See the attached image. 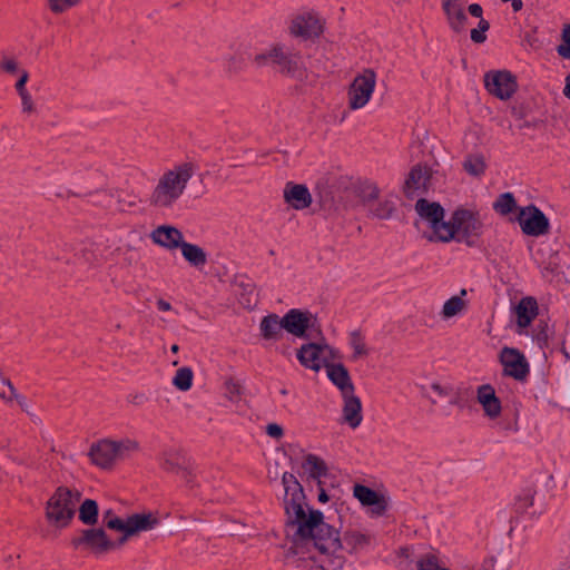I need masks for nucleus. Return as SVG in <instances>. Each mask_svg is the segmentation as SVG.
<instances>
[{"mask_svg": "<svg viewBox=\"0 0 570 570\" xmlns=\"http://www.w3.org/2000/svg\"><path fill=\"white\" fill-rule=\"evenodd\" d=\"M348 346L352 351L351 360L360 361L370 355L365 335L361 331H353L348 334Z\"/></svg>", "mask_w": 570, "mask_h": 570, "instance_id": "30", "label": "nucleus"}, {"mask_svg": "<svg viewBox=\"0 0 570 570\" xmlns=\"http://www.w3.org/2000/svg\"><path fill=\"white\" fill-rule=\"evenodd\" d=\"M283 317L275 313L264 316L259 322L261 336L268 342H277L283 336Z\"/></svg>", "mask_w": 570, "mask_h": 570, "instance_id": "26", "label": "nucleus"}, {"mask_svg": "<svg viewBox=\"0 0 570 570\" xmlns=\"http://www.w3.org/2000/svg\"><path fill=\"white\" fill-rule=\"evenodd\" d=\"M475 400L488 420L497 421L501 417L503 412L502 402L491 384L479 385L475 391Z\"/></svg>", "mask_w": 570, "mask_h": 570, "instance_id": "18", "label": "nucleus"}, {"mask_svg": "<svg viewBox=\"0 0 570 570\" xmlns=\"http://www.w3.org/2000/svg\"><path fill=\"white\" fill-rule=\"evenodd\" d=\"M283 194L285 202L296 210L309 207L313 202L308 188L302 184L287 183Z\"/></svg>", "mask_w": 570, "mask_h": 570, "instance_id": "23", "label": "nucleus"}, {"mask_svg": "<svg viewBox=\"0 0 570 570\" xmlns=\"http://www.w3.org/2000/svg\"><path fill=\"white\" fill-rule=\"evenodd\" d=\"M511 430H512L513 432H517V431H518V426H517V424L511 425Z\"/></svg>", "mask_w": 570, "mask_h": 570, "instance_id": "54", "label": "nucleus"}, {"mask_svg": "<svg viewBox=\"0 0 570 570\" xmlns=\"http://www.w3.org/2000/svg\"><path fill=\"white\" fill-rule=\"evenodd\" d=\"M512 313L518 326V333L522 334L539 315V305L533 296H524L512 306Z\"/></svg>", "mask_w": 570, "mask_h": 570, "instance_id": "19", "label": "nucleus"}, {"mask_svg": "<svg viewBox=\"0 0 570 570\" xmlns=\"http://www.w3.org/2000/svg\"><path fill=\"white\" fill-rule=\"evenodd\" d=\"M195 174L191 163H178L165 169L153 187L148 203L157 209H169L184 195L187 185Z\"/></svg>", "mask_w": 570, "mask_h": 570, "instance_id": "2", "label": "nucleus"}, {"mask_svg": "<svg viewBox=\"0 0 570 570\" xmlns=\"http://www.w3.org/2000/svg\"><path fill=\"white\" fill-rule=\"evenodd\" d=\"M563 94L567 98L570 99V73L566 77V86L563 88Z\"/></svg>", "mask_w": 570, "mask_h": 570, "instance_id": "51", "label": "nucleus"}, {"mask_svg": "<svg viewBox=\"0 0 570 570\" xmlns=\"http://www.w3.org/2000/svg\"><path fill=\"white\" fill-rule=\"evenodd\" d=\"M296 357L303 367L320 372L331 362L340 360L341 354L326 343H306L296 351Z\"/></svg>", "mask_w": 570, "mask_h": 570, "instance_id": "9", "label": "nucleus"}, {"mask_svg": "<svg viewBox=\"0 0 570 570\" xmlns=\"http://www.w3.org/2000/svg\"><path fill=\"white\" fill-rule=\"evenodd\" d=\"M463 168L469 175L480 177L487 168L485 159L480 154L469 155L463 161Z\"/></svg>", "mask_w": 570, "mask_h": 570, "instance_id": "37", "label": "nucleus"}, {"mask_svg": "<svg viewBox=\"0 0 570 570\" xmlns=\"http://www.w3.org/2000/svg\"><path fill=\"white\" fill-rule=\"evenodd\" d=\"M79 504V520L86 525H95L98 521L99 513L97 502L91 499H86Z\"/></svg>", "mask_w": 570, "mask_h": 570, "instance_id": "34", "label": "nucleus"}, {"mask_svg": "<svg viewBox=\"0 0 570 570\" xmlns=\"http://www.w3.org/2000/svg\"><path fill=\"white\" fill-rule=\"evenodd\" d=\"M114 198V189H101L89 195V203L101 208H110Z\"/></svg>", "mask_w": 570, "mask_h": 570, "instance_id": "40", "label": "nucleus"}, {"mask_svg": "<svg viewBox=\"0 0 570 570\" xmlns=\"http://www.w3.org/2000/svg\"><path fill=\"white\" fill-rule=\"evenodd\" d=\"M376 88V73L372 69H364L356 75L347 88V106L351 110L364 108Z\"/></svg>", "mask_w": 570, "mask_h": 570, "instance_id": "11", "label": "nucleus"}, {"mask_svg": "<svg viewBox=\"0 0 570 570\" xmlns=\"http://www.w3.org/2000/svg\"><path fill=\"white\" fill-rule=\"evenodd\" d=\"M502 371L505 376L517 381H524L530 372L529 363L525 356L517 348L503 347L499 355Z\"/></svg>", "mask_w": 570, "mask_h": 570, "instance_id": "17", "label": "nucleus"}, {"mask_svg": "<svg viewBox=\"0 0 570 570\" xmlns=\"http://www.w3.org/2000/svg\"><path fill=\"white\" fill-rule=\"evenodd\" d=\"M468 10L472 17L480 18L478 28L471 30V39L476 43H482L485 41V32L489 30L490 24L482 18L483 10L480 4L472 3L469 6Z\"/></svg>", "mask_w": 570, "mask_h": 570, "instance_id": "32", "label": "nucleus"}, {"mask_svg": "<svg viewBox=\"0 0 570 570\" xmlns=\"http://www.w3.org/2000/svg\"><path fill=\"white\" fill-rule=\"evenodd\" d=\"M534 490L528 489L523 491L518 500H517V507L521 511H527L529 508L533 505L534 502Z\"/></svg>", "mask_w": 570, "mask_h": 570, "instance_id": "46", "label": "nucleus"}, {"mask_svg": "<svg viewBox=\"0 0 570 570\" xmlns=\"http://www.w3.org/2000/svg\"><path fill=\"white\" fill-rule=\"evenodd\" d=\"M517 222L524 235L540 237L550 230V222L542 210L534 205L521 207L517 215Z\"/></svg>", "mask_w": 570, "mask_h": 570, "instance_id": "14", "label": "nucleus"}, {"mask_svg": "<svg viewBox=\"0 0 570 570\" xmlns=\"http://www.w3.org/2000/svg\"><path fill=\"white\" fill-rule=\"evenodd\" d=\"M266 433L273 439H281L284 434V431L279 424L271 423L266 426Z\"/></svg>", "mask_w": 570, "mask_h": 570, "instance_id": "48", "label": "nucleus"}, {"mask_svg": "<svg viewBox=\"0 0 570 570\" xmlns=\"http://www.w3.org/2000/svg\"><path fill=\"white\" fill-rule=\"evenodd\" d=\"M184 259L194 268L202 271L208 262L207 253L200 246L184 242L179 248Z\"/></svg>", "mask_w": 570, "mask_h": 570, "instance_id": "28", "label": "nucleus"}, {"mask_svg": "<svg viewBox=\"0 0 570 570\" xmlns=\"http://www.w3.org/2000/svg\"><path fill=\"white\" fill-rule=\"evenodd\" d=\"M449 228L452 230V235L449 238L451 240H466L470 237L479 236L482 232V220L478 213L470 209L458 208L451 215L449 219Z\"/></svg>", "mask_w": 570, "mask_h": 570, "instance_id": "12", "label": "nucleus"}, {"mask_svg": "<svg viewBox=\"0 0 570 570\" xmlns=\"http://www.w3.org/2000/svg\"><path fill=\"white\" fill-rule=\"evenodd\" d=\"M282 482L287 527L294 541L311 543L316 550L312 561L317 564L308 570H340L346 553L355 554L372 546L374 535L362 529H347L342 541L338 530L325 522L324 514L306 503L303 488L292 473H284Z\"/></svg>", "mask_w": 570, "mask_h": 570, "instance_id": "1", "label": "nucleus"}, {"mask_svg": "<svg viewBox=\"0 0 570 570\" xmlns=\"http://www.w3.org/2000/svg\"><path fill=\"white\" fill-rule=\"evenodd\" d=\"M431 174L428 167L416 166L414 167L404 184V193L409 197L415 196L419 191H423L428 187Z\"/></svg>", "mask_w": 570, "mask_h": 570, "instance_id": "25", "label": "nucleus"}, {"mask_svg": "<svg viewBox=\"0 0 570 570\" xmlns=\"http://www.w3.org/2000/svg\"><path fill=\"white\" fill-rule=\"evenodd\" d=\"M282 317L284 331L296 338H307L316 323V317L307 309L292 308Z\"/></svg>", "mask_w": 570, "mask_h": 570, "instance_id": "16", "label": "nucleus"}, {"mask_svg": "<svg viewBox=\"0 0 570 570\" xmlns=\"http://www.w3.org/2000/svg\"><path fill=\"white\" fill-rule=\"evenodd\" d=\"M417 570H446L433 553H426L416 561Z\"/></svg>", "mask_w": 570, "mask_h": 570, "instance_id": "43", "label": "nucleus"}, {"mask_svg": "<svg viewBox=\"0 0 570 570\" xmlns=\"http://www.w3.org/2000/svg\"><path fill=\"white\" fill-rule=\"evenodd\" d=\"M253 61L259 68L273 66L279 73L299 81L307 78V69L302 56L289 51L283 43H273L255 55Z\"/></svg>", "mask_w": 570, "mask_h": 570, "instance_id": "3", "label": "nucleus"}, {"mask_svg": "<svg viewBox=\"0 0 570 570\" xmlns=\"http://www.w3.org/2000/svg\"><path fill=\"white\" fill-rule=\"evenodd\" d=\"M419 215L417 226L423 229L424 236L434 243H449L452 230L449 220H444V209L435 202L419 199L415 204Z\"/></svg>", "mask_w": 570, "mask_h": 570, "instance_id": "6", "label": "nucleus"}, {"mask_svg": "<svg viewBox=\"0 0 570 570\" xmlns=\"http://www.w3.org/2000/svg\"><path fill=\"white\" fill-rule=\"evenodd\" d=\"M317 500L321 503H326L328 501V495L323 488L320 489Z\"/></svg>", "mask_w": 570, "mask_h": 570, "instance_id": "50", "label": "nucleus"}, {"mask_svg": "<svg viewBox=\"0 0 570 570\" xmlns=\"http://www.w3.org/2000/svg\"><path fill=\"white\" fill-rule=\"evenodd\" d=\"M26 76L20 81H16L14 89L21 101V111L26 116H31L37 112V106L31 92L27 89Z\"/></svg>", "mask_w": 570, "mask_h": 570, "instance_id": "31", "label": "nucleus"}, {"mask_svg": "<svg viewBox=\"0 0 570 570\" xmlns=\"http://www.w3.org/2000/svg\"><path fill=\"white\" fill-rule=\"evenodd\" d=\"M151 242L167 250L180 248L184 240L183 233L175 226L160 225L150 233Z\"/></svg>", "mask_w": 570, "mask_h": 570, "instance_id": "20", "label": "nucleus"}, {"mask_svg": "<svg viewBox=\"0 0 570 570\" xmlns=\"http://www.w3.org/2000/svg\"><path fill=\"white\" fill-rule=\"evenodd\" d=\"M512 8L514 11L521 10L522 1L521 0H512Z\"/></svg>", "mask_w": 570, "mask_h": 570, "instance_id": "52", "label": "nucleus"}, {"mask_svg": "<svg viewBox=\"0 0 570 570\" xmlns=\"http://www.w3.org/2000/svg\"><path fill=\"white\" fill-rule=\"evenodd\" d=\"M80 501V491L59 487L47 501L45 509L47 522L58 530L69 527Z\"/></svg>", "mask_w": 570, "mask_h": 570, "instance_id": "4", "label": "nucleus"}, {"mask_svg": "<svg viewBox=\"0 0 570 570\" xmlns=\"http://www.w3.org/2000/svg\"><path fill=\"white\" fill-rule=\"evenodd\" d=\"M469 302L466 299V291L461 289L459 294L451 296L446 299L440 311V316L443 321H449L453 317L461 316L468 309Z\"/></svg>", "mask_w": 570, "mask_h": 570, "instance_id": "27", "label": "nucleus"}, {"mask_svg": "<svg viewBox=\"0 0 570 570\" xmlns=\"http://www.w3.org/2000/svg\"><path fill=\"white\" fill-rule=\"evenodd\" d=\"M353 495L371 518L383 517L389 510L390 498L382 491H375L363 484H355Z\"/></svg>", "mask_w": 570, "mask_h": 570, "instance_id": "13", "label": "nucleus"}, {"mask_svg": "<svg viewBox=\"0 0 570 570\" xmlns=\"http://www.w3.org/2000/svg\"><path fill=\"white\" fill-rule=\"evenodd\" d=\"M170 350H171L173 353H177L179 347H178L177 344H174Z\"/></svg>", "mask_w": 570, "mask_h": 570, "instance_id": "53", "label": "nucleus"}, {"mask_svg": "<svg viewBox=\"0 0 570 570\" xmlns=\"http://www.w3.org/2000/svg\"><path fill=\"white\" fill-rule=\"evenodd\" d=\"M102 522L107 529L117 531L120 535L130 539L141 532L154 530L158 527L160 520L155 512L132 513L121 518L109 509L104 511Z\"/></svg>", "mask_w": 570, "mask_h": 570, "instance_id": "7", "label": "nucleus"}, {"mask_svg": "<svg viewBox=\"0 0 570 570\" xmlns=\"http://www.w3.org/2000/svg\"><path fill=\"white\" fill-rule=\"evenodd\" d=\"M485 89L492 96L501 99H510L518 89L515 76L508 70H492L484 75Z\"/></svg>", "mask_w": 570, "mask_h": 570, "instance_id": "15", "label": "nucleus"}, {"mask_svg": "<svg viewBox=\"0 0 570 570\" xmlns=\"http://www.w3.org/2000/svg\"><path fill=\"white\" fill-rule=\"evenodd\" d=\"M342 417L341 423L346 424L352 430L357 429L363 422L362 402L355 393L342 396Z\"/></svg>", "mask_w": 570, "mask_h": 570, "instance_id": "21", "label": "nucleus"}, {"mask_svg": "<svg viewBox=\"0 0 570 570\" xmlns=\"http://www.w3.org/2000/svg\"><path fill=\"white\" fill-rule=\"evenodd\" d=\"M164 469L177 475L181 481L186 482V484H190L194 480L193 471L188 466H181L167 460L164 464Z\"/></svg>", "mask_w": 570, "mask_h": 570, "instance_id": "41", "label": "nucleus"}, {"mask_svg": "<svg viewBox=\"0 0 570 570\" xmlns=\"http://www.w3.org/2000/svg\"><path fill=\"white\" fill-rule=\"evenodd\" d=\"M3 385L6 389L0 391V397L8 403L17 402L20 406H23L26 399L17 392L11 382L9 380H3Z\"/></svg>", "mask_w": 570, "mask_h": 570, "instance_id": "42", "label": "nucleus"}, {"mask_svg": "<svg viewBox=\"0 0 570 570\" xmlns=\"http://www.w3.org/2000/svg\"><path fill=\"white\" fill-rule=\"evenodd\" d=\"M558 55L563 59H570V23L562 27L560 43L557 47Z\"/></svg>", "mask_w": 570, "mask_h": 570, "instance_id": "44", "label": "nucleus"}, {"mask_svg": "<svg viewBox=\"0 0 570 570\" xmlns=\"http://www.w3.org/2000/svg\"><path fill=\"white\" fill-rule=\"evenodd\" d=\"M325 19L314 10L301 11L291 17L288 33L302 40H315L324 33Z\"/></svg>", "mask_w": 570, "mask_h": 570, "instance_id": "10", "label": "nucleus"}, {"mask_svg": "<svg viewBox=\"0 0 570 570\" xmlns=\"http://www.w3.org/2000/svg\"><path fill=\"white\" fill-rule=\"evenodd\" d=\"M156 306L161 312H169L171 311V304L163 298L157 299Z\"/></svg>", "mask_w": 570, "mask_h": 570, "instance_id": "49", "label": "nucleus"}, {"mask_svg": "<svg viewBox=\"0 0 570 570\" xmlns=\"http://www.w3.org/2000/svg\"><path fill=\"white\" fill-rule=\"evenodd\" d=\"M357 197L362 200L364 205H370L372 202L376 200L380 196V189L376 184L372 181H364L357 186L356 189Z\"/></svg>", "mask_w": 570, "mask_h": 570, "instance_id": "39", "label": "nucleus"}, {"mask_svg": "<svg viewBox=\"0 0 570 570\" xmlns=\"http://www.w3.org/2000/svg\"><path fill=\"white\" fill-rule=\"evenodd\" d=\"M81 0H48V7L51 12L59 14L77 7Z\"/></svg>", "mask_w": 570, "mask_h": 570, "instance_id": "45", "label": "nucleus"}, {"mask_svg": "<svg viewBox=\"0 0 570 570\" xmlns=\"http://www.w3.org/2000/svg\"><path fill=\"white\" fill-rule=\"evenodd\" d=\"M442 9L450 28L454 32H463L466 28L465 2L463 0H443Z\"/></svg>", "mask_w": 570, "mask_h": 570, "instance_id": "22", "label": "nucleus"}, {"mask_svg": "<svg viewBox=\"0 0 570 570\" xmlns=\"http://www.w3.org/2000/svg\"><path fill=\"white\" fill-rule=\"evenodd\" d=\"M325 368L327 377L341 391L342 396L354 392L351 376L343 364L331 362Z\"/></svg>", "mask_w": 570, "mask_h": 570, "instance_id": "24", "label": "nucleus"}, {"mask_svg": "<svg viewBox=\"0 0 570 570\" xmlns=\"http://www.w3.org/2000/svg\"><path fill=\"white\" fill-rule=\"evenodd\" d=\"M302 470L304 474L317 480L318 482L322 478L327 475V465L325 461L315 454H307L304 456Z\"/></svg>", "mask_w": 570, "mask_h": 570, "instance_id": "29", "label": "nucleus"}, {"mask_svg": "<svg viewBox=\"0 0 570 570\" xmlns=\"http://www.w3.org/2000/svg\"><path fill=\"white\" fill-rule=\"evenodd\" d=\"M139 450V442L131 438L102 439L90 446L88 455L96 466L110 469L117 461L127 459Z\"/></svg>", "mask_w": 570, "mask_h": 570, "instance_id": "5", "label": "nucleus"}, {"mask_svg": "<svg viewBox=\"0 0 570 570\" xmlns=\"http://www.w3.org/2000/svg\"><path fill=\"white\" fill-rule=\"evenodd\" d=\"M129 538L119 535L111 539L102 528H89L82 530L80 537L72 541L75 547H83L95 557H101L110 552L120 550Z\"/></svg>", "mask_w": 570, "mask_h": 570, "instance_id": "8", "label": "nucleus"}, {"mask_svg": "<svg viewBox=\"0 0 570 570\" xmlns=\"http://www.w3.org/2000/svg\"><path fill=\"white\" fill-rule=\"evenodd\" d=\"M517 208V200L511 193L501 194L493 203V209L501 216H508Z\"/></svg>", "mask_w": 570, "mask_h": 570, "instance_id": "38", "label": "nucleus"}, {"mask_svg": "<svg viewBox=\"0 0 570 570\" xmlns=\"http://www.w3.org/2000/svg\"><path fill=\"white\" fill-rule=\"evenodd\" d=\"M396 209V202L394 196H387L381 199L375 207L371 208V213L375 218L389 219L393 216Z\"/></svg>", "mask_w": 570, "mask_h": 570, "instance_id": "36", "label": "nucleus"}, {"mask_svg": "<svg viewBox=\"0 0 570 570\" xmlns=\"http://www.w3.org/2000/svg\"><path fill=\"white\" fill-rule=\"evenodd\" d=\"M431 390L440 397H449L453 393V389L450 384L439 381L431 383Z\"/></svg>", "mask_w": 570, "mask_h": 570, "instance_id": "47", "label": "nucleus"}, {"mask_svg": "<svg viewBox=\"0 0 570 570\" xmlns=\"http://www.w3.org/2000/svg\"><path fill=\"white\" fill-rule=\"evenodd\" d=\"M0 71L16 77L17 81L23 79L26 76V81H29V72L24 68L21 67L19 60L12 56H3L0 60Z\"/></svg>", "mask_w": 570, "mask_h": 570, "instance_id": "33", "label": "nucleus"}, {"mask_svg": "<svg viewBox=\"0 0 570 570\" xmlns=\"http://www.w3.org/2000/svg\"><path fill=\"white\" fill-rule=\"evenodd\" d=\"M194 382V372L188 366L179 367L171 379V384L180 392H187L191 389Z\"/></svg>", "mask_w": 570, "mask_h": 570, "instance_id": "35", "label": "nucleus"}]
</instances>
